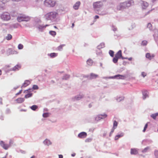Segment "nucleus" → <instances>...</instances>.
<instances>
[{
    "label": "nucleus",
    "mask_w": 158,
    "mask_h": 158,
    "mask_svg": "<svg viewBox=\"0 0 158 158\" xmlns=\"http://www.w3.org/2000/svg\"><path fill=\"white\" fill-rule=\"evenodd\" d=\"M124 99V97H119L117 99V100L118 102H120Z\"/></svg>",
    "instance_id": "37"
},
{
    "label": "nucleus",
    "mask_w": 158,
    "mask_h": 158,
    "mask_svg": "<svg viewBox=\"0 0 158 158\" xmlns=\"http://www.w3.org/2000/svg\"><path fill=\"white\" fill-rule=\"evenodd\" d=\"M23 48V46L21 44H19L18 46V48L19 49H22Z\"/></svg>",
    "instance_id": "39"
},
{
    "label": "nucleus",
    "mask_w": 158,
    "mask_h": 158,
    "mask_svg": "<svg viewBox=\"0 0 158 158\" xmlns=\"http://www.w3.org/2000/svg\"><path fill=\"white\" fill-rule=\"evenodd\" d=\"M114 52L112 50H110L109 51V54L110 55V56H111V57L114 56Z\"/></svg>",
    "instance_id": "33"
},
{
    "label": "nucleus",
    "mask_w": 158,
    "mask_h": 158,
    "mask_svg": "<svg viewBox=\"0 0 158 158\" xmlns=\"http://www.w3.org/2000/svg\"><path fill=\"white\" fill-rule=\"evenodd\" d=\"M148 44V42L146 40H143L141 43V45L143 46H146Z\"/></svg>",
    "instance_id": "30"
},
{
    "label": "nucleus",
    "mask_w": 158,
    "mask_h": 158,
    "mask_svg": "<svg viewBox=\"0 0 158 158\" xmlns=\"http://www.w3.org/2000/svg\"><path fill=\"white\" fill-rule=\"evenodd\" d=\"M102 6V4L100 2H96L93 4V6L94 8L100 7Z\"/></svg>",
    "instance_id": "8"
},
{
    "label": "nucleus",
    "mask_w": 158,
    "mask_h": 158,
    "mask_svg": "<svg viewBox=\"0 0 158 158\" xmlns=\"http://www.w3.org/2000/svg\"><path fill=\"white\" fill-rule=\"evenodd\" d=\"M30 90V89H29L25 90L24 91V93H27Z\"/></svg>",
    "instance_id": "47"
},
{
    "label": "nucleus",
    "mask_w": 158,
    "mask_h": 158,
    "mask_svg": "<svg viewBox=\"0 0 158 158\" xmlns=\"http://www.w3.org/2000/svg\"><path fill=\"white\" fill-rule=\"evenodd\" d=\"M9 66H6V67H9Z\"/></svg>",
    "instance_id": "61"
},
{
    "label": "nucleus",
    "mask_w": 158,
    "mask_h": 158,
    "mask_svg": "<svg viewBox=\"0 0 158 158\" xmlns=\"http://www.w3.org/2000/svg\"><path fill=\"white\" fill-rule=\"evenodd\" d=\"M92 140V139L91 138H88L86 139L85 141L86 143H89L91 142Z\"/></svg>",
    "instance_id": "38"
},
{
    "label": "nucleus",
    "mask_w": 158,
    "mask_h": 158,
    "mask_svg": "<svg viewBox=\"0 0 158 158\" xmlns=\"http://www.w3.org/2000/svg\"><path fill=\"white\" fill-rule=\"evenodd\" d=\"M32 88L34 89H38V87L37 85H34L33 86Z\"/></svg>",
    "instance_id": "41"
},
{
    "label": "nucleus",
    "mask_w": 158,
    "mask_h": 158,
    "mask_svg": "<svg viewBox=\"0 0 158 158\" xmlns=\"http://www.w3.org/2000/svg\"><path fill=\"white\" fill-rule=\"evenodd\" d=\"M99 18V17L98 15H96L94 17V19H98Z\"/></svg>",
    "instance_id": "50"
},
{
    "label": "nucleus",
    "mask_w": 158,
    "mask_h": 158,
    "mask_svg": "<svg viewBox=\"0 0 158 158\" xmlns=\"http://www.w3.org/2000/svg\"><path fill=\"white\" fill-rule=\"evenodd\" d=\"M118 125V123L116 121H114L113 123V127L116 128Z\"/></svg>",
    "instance_id": "28"
},
{
    "label": "nucleus",
    "mask_w": 158,
    "mask_h": 158,
    "mask_svg": "<svg viewBox=\"0 0 158 158\" xmlns=\"http://www.w3.org/2000/svg\"><path fill=\"white\" fill-rule=\"evenodd\" d=\"M0 104H2V100L1 98H0Z\"/></svg>",
    "instance_id": "52"
},
{
    "label": "nucleus",
    "mask_w": 158,
    "mask_h": 158,
    "mask_svg": "<svg viewBox=\"0 0 158 158\" xmlns=\"http://www.w3.org/2000/svg\"><path fill=\"white\" fill-rule=\"evenodd\" d=\"M49 26V25H39L38 27V28L39 29H42L44 28H45L46 27L48 26Z\"/></svg>",
    "instance_id": "19"
},
{
    "label": "nucleus",
    "mask_w": 158,
    "mask_h": 158,
    "mask_svg": "<svg viewBox=\"0 0 158 158\" xmlns=\"http://www.w3.org/2000/svg\"><path fill=\"white\" fill-rule=\"evenodd\" d=\"M148 123H147L145 124V126H144V129H143V132H145V131H146V129H147V127H148Z\"/></svg>",
    "instance_id": "40"
},
{
    "label": "nucleus",
    "mask_w": 158,
    "mask_h": 158,
    "mask_svg": "<svg viewBox=\"0 0 158 158\" xmlns=\"http://www.w3.org/2000/svg\"><path fill=\"white\" fill-rule=\"evenodd\" d=\"M58 15L56 12H51L46 14L45 16L47 19L52 20L55 19Z\"/></svg>",
    "instance_id": "1"
},
{
    "label": "nucleus",
    "mask_w": 158,
    "mask_h": 158,
    "mask_svg": "<svg viewBox=\"0 0 158 158\" xmlns=\"http://www.w3.org/2000/svg\"><path fill=\"white\" fill-rule=\"evenodd\" d=\"M75 155H76V154H75V153H73V154H72L71 155V156H73H73H75Z\"/></svg>",
    "instance_id": "53"
},
{
    "label": "nucleus",
    "mask_w": 158,
    "mask_h": 158,
    "mask_svg": "<svg viewBox=\"0 0 158 158\" xmlns=\"http://www.w3.org/2000/svg\"><path fill=\"white\" fill-rule=\"evenodd\" d=\"M44 143L45 144H46L47 145H49L50 144L51 142L50 141L48 140H45L44 141Z\"/></svg>",
    "instance_id": "34"
},
{
    "label": "nucleus",
    "mask_w": 158,
    "mask_h": 158,
    "mask_svg": "<svg viewBox=\"0 0 158 158\" xmlns=\"http://www.w3.org/2000/svg\"><path fill=\"white\" fill-rule=\"evenodd\" d=\"M54 27L55 28H56V29H57V27L56 26H54Z\"/></svg>",
    "instance_id": "59"
},
{
    "label": "nucleus",
    "mask_w": 158,
    "mask_h": 158,
    "mask_svg": "<svg viewBox=\"0 0 158 158\" xmlns=\"http://www.w3.org/2000/svg\"><path fill=\"white\" fill-rule=\"evenodd\" d=\"M22 90H20L18 93H16L15 94L16 96H17L20 94L22 93Z\"/></svg>",
    "instance_id": "46"
},
{
    "label": "nucleus",
    "mask_w": 158,
    "mask_h": 158,
    "mask_svg": "<svg viewBox=\"0 0 158 158\" xmlns=\"http://www.w3.org/2000/svg\"><path fill=\"white\" fill-rule=\"evenodd\" d=\"M83 97V96L81 95H79V97H77V98L75 97V99L77 100H78L79 99V98H81Z\"/></svg>",
    "instance_id": "45"
},
{
    "label": "nucleus",
    "mask_w": 158,
    "mask_h": 158,
    "mask_svg": "<svg viewBox=\"0 0 158 158\" xmlns=\"http://www.w3.org/2000/svg\"><path fill=\"white\" fill-rule=\"evenodd\" d=\"M151 27L152 26V25L150 23H149L148 24V27Z\"/></svg>",
    "instance_id": "51"
},
{
    "label": "nucleus",
    "mask_w": 158,
    "mask_h": 158,
    "mask_svg": "<svg viewBox=\"0 0 158 158\" xmlns=\"http://www.w3.org/2000/svg\"><path fill=\"white\" fill-rule=\"evenodd\" d=\"M93 62L92 60L91 59H88L87 61V63L89 66H91L93 64Z\"/></svg>",
    "instance_id": "18"
},
{
    "label": "nucleus",
    "mask_w": 158,
    "mask_h": 158,
    "mask_svg": "<svg viewBox=\"0 0 158 158\" xmlns=\"http://www.w3.org/2000/svg\"><path fill=\"white\" fill-rule=\"evenodd\" d=\"M118 59H119L120 58H121L122 59H127V58H123L122 56V51L121 50H119L115 55V56Z\"/></svg>",
    "instance_id": "7"
},
{
    "label": "nucleus",
    "mask_w": 158,
    "mask_h": 158,
    "mask_svg": "<svg viewBox=\"0 0 158 158\" xmlns=\"http://www.w3.org/2000/svg\"><path fill=\"white\" fill-rule=\"evenodd\" d=\"M20 68V66L18 65H16L12 69V70L14 71H15L16 69L18 70Z\"/></svg>",
    "instance_id": "24"
},
{
    "label": "nucleus",
    "mask_w": 158,
    "mask_h": 158,
    "mask_svg": "<svg viewBox=\"0 0 158 158\" xmlns=\"http://www.w3.org/2000/svg\"><path fill=\"white\" fill-rule=\"evenodd\" d=\"M12 38V35L10 34H8L7 35V36L6 37V39L8 40H11Z\"/></svg>",
    "instance_id": "22"
},
{
    "label": "nucleus",
    "mask_w": 158,
    "mask_h": 158,
    "mask_svg": "<svg viewBox=\"0 0 158 158\" xmlns=\"http://www.w3.org/2000/svg\"><path fill=\"white\" fill-rule=\"evenodd\" d=\"M118 58L114 56V57L113 58V62L114 63H117L118 62Z\"/></svg>",
    "instance_id": "31"
},
{
    "label": "nucleus",
    "mask_w": 158,
    "mask_h": 158,
    "mask_svg": "<svg viewBox=\"0 0 158 158\" xmlns=\"http://www.w3.org/2000/svg\"><path fill=\"white\" fill-rule=\"evenodd\" d=\"M2 74V71L0 69V76Z\"/></svg>",
    "instance_id": "56"
},
{
    "label": "nucleus",
    "mask_w": 158,
    "mask_h": 158,
    "mask_svg": "<svg viewBox=\"0 0 158 158\" xmlns=\"http://www.w3.org/2000/svg\"><path fill=\"white\" fill-rule=\"evenodd\" d=\"M102 119H103V118L101 114L98 115L95 118V120L97 121L100 120Z\"/></svg>",
    "instance_id": "20"
},
{
    "label": "nucleus",
    "mask_w": 158,
    "mask_h": 158,
    "mask_svg": "<svg viewBox=\"0 0 158 158\" xmlns=\"http://www.w3.org/2000/svg\"><path fill=\"white\" fill-rule=\"evenodd\" d=\"M131 154L135 155L138 153L137 150L135 149H131Z\"/></svg>",
    "instance_id": "16"
},
{
    "label": "nucleus",
    "mask_w": 158,
    "mask_h": 158,
    "mask_svg": "<svg viewBox=\"0 0 158 158\" xmlns=\"http://www.w3.org/2000/svg\"><path fill=\"white\" fill-rule=\"evenodd\" d=\"M31 83L30 81L28 80H26L23 84V86L25 87L29 85Z\"/></svg>",
    "instance_id": "14"
},
{
    "label": "nucleus",
    "mask_w": 158,
    "mask_h": 158,
    "mask_svg": "<svg viewBox=\"0 0 158 158\" xmlns=\"http://www.w3.org/2000/svg\"><path fill=\"white\" fill-rule=\"evenodd\" d=\"M49 33L51 35L54 36L56 34V33L55 31H49Z\"/></svg>",
    "instance_id": "29"
},
{
    "label": "nucleus",
    "mask_w": 158,
    "mask_h": 158,
    "mask_svg": "<svg viewBox=\"0 0 158 158\" xmlns=\"http://www.w3.org/2000/svg\"><path fill=\"white\" fill-rule=\"evenodd\" d=\"M37 108L38 106L35 105H33L31 107V109L33 110H35Z\"/></svg>",
    "instance_id": "27"
},
{
    "label": "nucleus",
    "mask_w": 158,
    "mask_h": 158,
    "mask_svg": "<svg viewBox=\"0 0 158 158\" xmlns=\"http://www.w3.org/2000/svg\"><path fill=\"white\" fill-rule=\"evenodd\" d=\"M64 46H65V45H64V44H62V45H60L58 47V48H57L58 50L59 51H61L63 47Z\"/></svg>",
    "instance_id": "35"
},
{
    "label": "nucleus",
    "mask_w": 158,
    "mask_h": 158,
    "mask_svg": "<svg viewBox=\"0 0 158 158\" xmlns=\"http://www.w3.org/2000/svg\"><path fill=\"white\" fill-rule=\"evenodd\" d=\"M123 136V134L121 133L120 135H118L115 136V139L117 140L119 138L122 137Z\"/></svg>",
    "instance_id": "23"
},
{
    "label": "nucleus",
    "mask_w": 158,
    "mask_h": 158,
    "mask_svg": "<svg viewBox=\"0 0 158 158\" xmlns=\"http://www.w3.org/2000/svg\"><path fill=\"white\" fill-rule=\"evenodd\" d=\"M17 19L19 22H20L23 21H27L29 20V18L23 16H19Z\"/></svg>",
    "instance_id": "6"
},
{
    "label": "nucleus",
    "mask_w": 158,
    "mask_h": 158,
    "mask_svg": "<svg viewBox=\"0 0 158 158\" xmlns=\"http://www.w3.org/2000/svg\"><path fill=\"white\" fill-rule=\"evenodd\" d=\"M155 55L154 54H151L149 53H147L146 54V57L148 59L151 60L153 59L155 57Z\"/></svg>",
    "instance_id": "10"
},
{
    "label": "nucleus",
    "mask_w": 158,
    "mask_h": 158,
    "mask_svg": "<svg viewBox=\"0 0 158 158\" xmlns=\"http://www.w3.org/2000/svg\"><path fill=\"white\" fill-rule=\"evenodd\" d=\"M9 50L10 51H11L12 50V49L10 48L9 49Z\"/></svg>",
    "instance_id": "60"
},
{
    "label": "nucleus",
    "mask_w": 158,
    "mask_h": 158,
    "mask_svg": "<svg viewBox=\"0 0 158 158\" xmlns=\"http://www.w3.org/2000/svg\"><path fill=\"white\" fill-rule=\"evenodd\" d=\"M49 116V114L48 113H44L43 114V116L44 118L48 117Z\"/></svg>",
    "instance_id": "36"
},
{
    "label": "nucleus",
    "mask_w": 158,
    "mask_h": 158,
    "mask_svg": "<svg viewBox=\"0 0 158 158\" xmlns=\"http://www.w3.org/2000/svg\"><path fill=\"white\" fill-rule=\"evenodd\" d=\"M148 149H149V148L147 147L144 149V150H143V151L144 152H145Z\"/></svg>",
    "instance_id": "48"
},
{
    "label": "nucleus",
    "mask_w": 158,
    "mask_h": 158,
    "mask_svg": "<svg viewBox=\"0 0 158 158\" xmlns=\"http://www.w3.org/2000/svg\"><path fill=\"white\" fill-rule=\"evenodd\" d=\"M141 75L143 77H145L147 75V73L144 72H142L141 73Z\"/></svg>",
    "instance_id": "42"
},
{
    "label": "nucleus",
    "mask_w": 158,
    "mask_h": 158,
    "mask_svg": "<svg viewBox=\"0 0 158 158\" xmlns=\"http://www.w3.org/2000/svg\"><path fill=\"white\" fill-rule=\"evenodd\" d=\"M145 98H146V97H143V98L144 99Z\"/></svg>",
    "instance_id": "62"
},
{
    "label": "nucleus",
    "mask_w": 158,
    "mask_h": 158,
    "mask_svg": "<svg viewBox=\"0 0 158 158\" xmlns=\"http://www.w3.org/2000/svg\"><path fill=\"white\" fill-rule=\"evenodd\" d=\"M114 77L118 79H125V77L122 75H115Z\"/></svg>",
    "instance_id": "13"
},
{
    "label": "nucleus",
    "mask_w": 158,
    "mask_h": 158,
    "mask_svg": "<svg viewBox=\"0 0 158 158\" xmlns=\"http://www.w3.org/2000/svg\"><path fill=\"white\" fill-rule=\"evenodd\" d=\"M32 93H29L25 95V98H29L31 97L32 96Z\"/></svg>",
    "instance_id": "26"
},
{
    "label": "nucleus",
    "mask_w": 158,
    "mask_h": 158,
    "mask_svg": "<svg viewBox=\"0 0 158 158\" xmlns=\"http://www.w3.org/2000/svg\"><path fill=\"white\" fill-rule=\"evenodd\" d=\"M158 153V151H155V154H156V153Z\"/></svg>",
    "instance_id": "57"
},
{
    "label": "nucleus",
    "mask_w": 158,
    "mask_h": 158,
    "mask_svg": "<svg viewBox=\"0 0 158 158\" xmlns=\"http://www.w3.org/2000/svg\"><path fill=\"white\" fill-rule=\"evenodd\" d=\"M56 3L54 0H45L44 2V4L48 7H53L55 6Z\"/></svg>",
    "instance_id": "2"
},
{
    "label": "nucleus",
    "mask_w": 158,
    "mask_h": 158,
    "mask_svg": "<svg viewBox=\"0 0 158 158\" xmlns=\"http://www.w3.org/2000/svg\"><path fill=\"white\" fill-rule=\"evenodd\" d=\"M59 158H63V156L62 155H59Z\"/></svg>",
    "instance_id": "49"
},
{
    "label": "nucleus",
    "mask_w": 158,
    "mask_h": 158,
    "mask_svg": "<svg viewBox=\"0 0 158 158\" xmlns=\"http://www.w3.org/2000/svg\"><path fill=\"white\" fill-rule=\"evenodd\" d=\"M148 6V3L145 2H143L142 4V7L143 9H145Z\"/></svg>",
    "instance_id": "12"
},
{
    "label": "nucleus",
    "mask_w": 158,
    "mask_h": 158,
    "mask_svg": "<svg viewBox=\"0 0 158 158\" xmlns=\"http://www.w3.org/2000/svg\"><path fill=\"white\" fill-rule=\"evenodd\" d=\"M69 77V76L68 75H65L63 77V80H67Z\"/></svg>",
    "instance_id": "32"
},
{
    "label": "nucleus",
    "mask_w": 158,
    "mask_h": 158,
    "mask_svg": "<svg viewBox=\"0 0 158 158\" xmlns=\"http://www.w3.org/2000/svg\"><path fill=\"white\" fill-rule=\"evenodd\" d=\"M90 76L92 78H96L98 77V75L93 73H91Z\"/></svg>",
    "instance_id": "25"
},
{
    "label": "nucleus",
    "mask_w": 158,
    "mask_h": 158,
    "mask_svg": "<svg viewBox=\"0 0 158 158\" xmlns=\"http://www.w3.org/2000/svg\"><path fill=\"white\" fill-rule=\"evenodd\" d=\"M102 117L103 119L106 118L107 117V115L105 114H101Z\"/></svg>",
    "instance_id": "43"
},
{
    "label": "nucleus",
    "mask_w": 158,
    "mask_h": 158,
    "mask_svg": "<svg viewBox=\"0 0 158 158\" xmlns=\"http://www.w3.org/2000/svg\"><path fill=\"white\" fill-rule=\"evenodd\" d=\"M80 4V2L79 1L77 2L74 5L73 7L74 9L77 10Z\"/></svg>",
    "instance_id": "11"
},
{
    "label": "nucleus",
    "mask_w": 158,
    "mask_h": 158,
    "mask_svg": "<svg viewBox=\"0 0 158 158\" xmlns=\"http://www.w3.org/2000/svg\"><path fill=\"white\" fill-rule=\"evenodd\" d=\"M74 23H73L72 24V27L73 28L74 27Z\"/></svg>",
    "instance_id": "54"
},
{
    "label": "nucleus",
    "mask_w": 158,
    "mask_h": 158,
    "mask_svg": "<svg viewBox=\"0 0 158 158\" xmlns=\"http://www.w3.org/2000/svg\"><path fill=\"white\" fill-rule=\"evenodd\" d=\"M11 141H10V144H6L5 142L2 141H0V145L5 150H7L10 146V143Z\"/></svg>",
    "instance_id": "5"
},
{
    "label": "nucleus",
    "mask_w": 158,
    "mask_h": 158,
    "mask_svg": "<svg viewBox=\"0 0 158 158\" xmlns=\"http://www.w3.org/2000/svg\"><path fill=\"white\" fill-rule=\"evenodd\" d=\"M151 117H152L154 119H156L157 117H158V113H156L152 114L151 115Z\"/></svg>",
    "instance_id": "21"
},
{
    "label": "nucleus",
    "mask_w": 158,
    "mask_h": 158,
    "mask_svg": "<svg viewBox=\"0 0 158 158\" xmlns=\"http://www.w3.org/2000/svg\"><path fill=\"white\" fill-rule=\"evenodd\" d=\"M48 55L51 58H53L57 56L58 54L55 53H52L50 54H48Z\"/></svg>",
    "instance_id": "17"
},
{
    "label": "nucleus",
    "mask_w": 158,
    "mask_h": 158,
    "mask_svg": "<svg viewBox=\"0 0 158 158\" xmlns=\"http://www.w3.org/2000/svg\"><path fill=\"white\" fill-rule=\"evenodd\" d=\"M35 158V156H33L31 158Z\"/></svg>",
    "instance_id": "58"
},
{
    "label": "nucleus",
    "mask_w": 158,
    "mask_h": 158,
    "mask_svg": "<svg viewBox=\"0 0 158 158\" xmlns=\"http://www.w3.org/2000/svg\"><path fill=\"white\" fill-rule=\"evenodd\" d=\"M134 1H129L120 4V6L121 8H124L126 7H129L132 5L133 4Z\"/></svg>",
    "instance_id": "3"
},
{
    "label": "nucleus",
    "mask_w": 158,
    "mask_h": 158,
    "mask_svg": "<svg viewBox=\"0 0 158 158\" xmlns=\"http://www.w3.org/2000/svg\"><path fill=\"white\" fill-rule=\"evenodd\" d=\"M1 19L5 21H8L10 19L9 14L7 12H4L1 15Z\"/></svg>",
    "instance_id": "4"
},
{
    "label": "nucleus",
    "mask_w": 158,
    "mask_h": 158,
    "mask_svg": "<svg viewBox=\"0 0 158 158\" xmlns=\"http://www.w3.org/2000/svg\"><path fill=\"white\" fill-rule=\"evenodd\" d=\"M115 128H115L114 127H113V128H112L111 131L110 132V135L114 131V129Z\"/></svg>",
    "instance_id": "44"
},
{
    "label": "nucleus",
    "mask_w": 158,
    "mask_h": 158,
    "mask_svg": "<svg viewBox=\"0 0 158 158\" xmlns=\"http://www.w3.org/2000/svg\"><path fill=\"white\" fill-rule=\"evenodd\" d=\"M128 59L129 60H132V58L130 57Z\"/></svg>",
    "instance_id": "55"
},
{
    "label": "nucleus",
    "mask_w": 158,
    "mask_h": 158,
    "mask_svg": "<svg viewBox=\"0 0 158 158\" xmlns=\"http://www.w3.org/2000/svg\"><path fill=\"white\" fill-rule=\"evenodd\" d=\"M25 100L23 98H19L16 100L18 103H21L24 102Z\"/></svg>",
    "instance_id": "15"
},
{
    "label": "nucleus",
    "mask_w": 158,
    "mask_h": 158,
    "mask_svg": "<svg viewBox=\"0 0 158 158\" xmlns=\"http://www.w3.org/2000/svg\"><path fill=\"white\" fill-rule=\"evenodd\" d=\"M87 136V133L85 132H82L78 135V137L80 138L83 139L85 138Z\"/></svg>",
    "instance_id": "9"
}]
</instances>
